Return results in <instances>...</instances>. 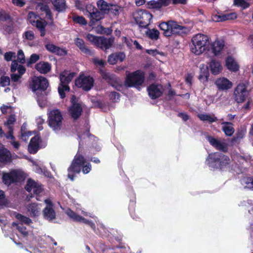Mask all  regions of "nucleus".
Masks as SVG:
<instances>
[{
	"label": "nucleus",
	"instance_id": "4468645a",
	"mask_svg": "<svg viewBox=\"0 0 253 253\" xmlns=\"http://www.w3.org/2000/svg\"><path fill=\"white\" fill-rule=\"evenodd\" d=\"M36 9L40 13L41 16L43 17L44 19L48 21L49 25L51 26L53 25V15L47 4L40 2L37 4Z\"/></svg>",
	"mask_w": 253,
	"mask_h": 253
},
{
	"label": "nucleus",
	"instance_id": "6e6552de",
	"mask_svg": "<svg viewBox=\"0 0 253 253\" xmlns=\"http://www.w3.org/2000/svg\"><path fill=\"white\" fill-rule=\"evenodd\" d=\"M144 80V72L140 70H137L132 73L128 72L125 82V85L129 87H139L143 84Z\"/></svg>",
	"mask_w": 253,
	"mask_h": 253
},
{
	"label": "nucleus",
	"instance_id": "20e7f679",
	"mask_svg": "<svg viewBox=\"0 0 253 253\" xmlns=\"http://www.w3.org/2000/svg\"><path fill=\"white\" fill-rule=\"evenodd\" d=\"M87 39L97 47L107 52L113 45L114 38H106L104 36H96L90 34H88Z\"/></svg>",
	"mask_w": 253,
	"mask_h": 253
},
{
	"label": "nucleus",
	"instance_id": "13d9d810",
	"mask_svg": "<svg viewBox=\"0 0 253 253\" xmlns=\"http://www.w3.org/2000/svg\"><path fill=\"white\" fill-rule=\"evenodd\" d=\"M98 28L100 30V32L101 34L106 35H111L113 31L111 28H105L102 26H98Z\"/></svg>",
	"mask_w": 253,
	"mask_h": 253
},
{
	"label": "nucleus",
	"instance_id": "052dcab7",
	"mask_svg": "<svg viewBox=\"0 0 253 253\" xmlns=\"http://www.w3.org/2000/svg\"><path fill=\"white\" fill-rule=\"evenodd\" d=\"M110 85L118 91H120L123 87V85L119 82V79L118 77L115 80V82L112 83Z\"/></svg>",
	"mask_w": 253,
	"mask_h": 253
},
{
	"label": "nucleus",
	"instance_id": "bf43d9fd",
	"mask_svg": "<svg viewBox=\"0 0 253 253\" xmlns=\"http://www.w3.org/2000/svg\"><path fill=\"white\" fill-rule=\"evenodd\" d=\"M110 85L118 91H120L123 87V85L119 82V79L118 77L115 80V82L112 83Z\"/></svg>",
	"mask_w": 253,
	"mask_h": 253
},
{
	"label": "nucleus",
	"instance_id": "ddd939ff",
	"mask_svg": "<svg viewBox=\"0 0 253 253\" xmlns=\"http://www.w3.org/2000/svg\"><path fill=\"white\" fill-rule=\"evenodd\" d=\"M48 86V80L46 78L42 77L33 78L30 84V87L34 92L37 90L45 91Z\"/></svg>",
	"mask_w": 253,
	"mask_h": 253
},
{
	"label": "nucleus",
	"instance_id": "f03ea898",
	"mask_svg": "<svg viewBox=\"0 0 253 253\" xmlns=\"http://www.w3.org/2000/svg\"><path fill=\"white\" fill-rule=\"evenodd\" d=\"M206 162L209 167L223 170L230 167V159L222 153L216 152L210 153Z\"/></svg>",
	"mask_w": 253,
	"mask_h": 253
},
{
	"label": "nucleus",
	"instance_id": "1a4fd4ad",
	"mask_svg": "<svg viewBox=\"0 0 253 253\" xmlns=\"http://www.w3.org/2000/svg\"><path fill=\"white\" fill-rule=\"evenodd\" d=\"M22 171L17 169H12L9 172H3L2 173V182L8 186L13 183L21 182L24 179Z\"/></svg>",
	"mask_w": 253,
	"mask_h": 253
},
{
	"label": "nucleus",
	"instance_id": "864d4df0",
	"mask_svg": "<svg viewBox=\"0 0 253 253\" xmlns=\"http://www.w3.org/2000/svg\"><path fill=\"white\" fill-rule=\"evenodd\" d=\"M16 122V119L14 115H10L7 119V121L4 123V125L7 126V128L9 126H13L12 125Z\"/></svg>",
	"mask_w": 253,
	"mask_h": 253
},
{
	"label": "nucleus",
	"instance_id": "0eeeda50",
	"mask_svg": "<svg viewBox=\"0 0 253 253\" xmlns=\"http://www.w3.org/2000/svg\"><path fill=\"white\" fill-rule=\"evenodd\" d=\"M132 15L136 24L142 29L147 28L152 22L153 15L145 9L137 10Z\"/></svg>",
	"mask_w": 253,
	"mask_h": 253
},
{
	"label": "nucleus",
	"instance_id": "7ed1b4c3",
	"mask_svg": "<svg viewBox=\"0 0 253 253\" xmlns=\"http://www.w3.org/2000/svg\"><path fill=\"white\" fill-rule=\"evenodd\" d=\"M191 42V51L195 55H199L206 50L210 49L209 38L206 35L198 34L193 37Z\"/></svg>",
	"mask_w": 253,
	"mask_h": 253
},
{
	"label": "nucleus",
	"instance_id": "ea45409f",
	"mask_svg": "<svg viewBox=\"0 0 253 253\" xmlns=\"http://www.w3.org/2000/svg\"><path fill=\"white\" fill-rule=\"evenodd\" d=\"M52 3L58 12H62L66 10L65 0H52Z\"/></svg>",
	"mask_w": 253,
	"mask_h": 253
},
{
	"label": "nucleus",
	"instance_id": "49530a36",
	"mask_svg": "<svg viewBox=\"0 0 253 253\" xmlns=\"http://www.w3.org/2000/svg\"><path fill=\"white\" fill-rule=\"evenodd\" d=\"M15 218L21 222L25 223L27 225H29L32 222V220L30 218L19 213H16L15 215Z\"/></svg>",
	"mask_w": 253,
	"mask_h": 253
},
{
	"label": "nucleus",
	"instance_id": "338daca9",
	"mask_svg": "<svg viewBox=\"0 0 253 253\" xmlns=\"http://www.w3.org/2000/svg\"><path fill=\"white\" fill-rule=\"evenodd\" d=\"M92 62L95 65H98L102 67H104L106 64V62L103 59H99L97 58H93Z\"/></svg>",
	"mask_w": 253,
	"mask_h": 253
},
{
	"label": "nucleus",
	"instance_id": "f8f14e48",
	"mask_svg": "<svg viewBox=\"0 0 253 253\" xmlns=\"http://www.w3.org/2000/svg\"><path fill=\"white\" fill-rule=\"evenodd\" d=\"M249 95V92L247 89V85L244 84H238L234 91L235 101L238 103L245 102Z\"/></svg>",
	"mask_w": 253,
	"mask_h": 253
},
{
	"label": "nucleus",
	"instance_id": "0e129e2a",
	"mask_svg": "<svg viewBox=\"0 0 253 253\" xmlns=\"http://www.w3.org/2000/svg\"><path fill=\"white\" fill-rule=\"evenodd\" d=\"M75 6L76 8L81 11H83L84 13H85V8H84V4H83L82 2L80 0H75Z\"/></svg>",
	"mask_w": 253,
	"mask_h": 253
},
{
	"label": "nucleus",
	"instance_id": "f704fd0d",
	"mask_svg": "<svg viewBox=\"0 0 253 253\" xmlns=\"http://www.w3.org/2000/svg\"><path fill=\"white\" fill-rule=\"evenodd\" d=\"M226 67L231 72H237L239 69V65L232 57L229 56L226 59Z\"/></svg>",
	"mask_w": 253,
	"mask_h": 253
},
{
	"label": "nucleus",
	"instance_id": "e2e57ef3",
	"mask_svg": "<svg viewBox=\"0 0 253 253\" xmlns=\"http://www.w3.org/2000/svg\"><path fill=\"white\" fill-rule=\"evenodd\" d=\"M38 17V16L33 11H30L29 13H28V20H29L30 22L33 25H34V22H33V20H35V19L37 18V17Z\"/></svg>",
	"mask_w": 253,
	"mask_h": 253
},
{
	"label": "nucleus",
	"instance_id": "bb28decb",
	"mask_svg": "<svg viewBox=\"0 0 253 253\" xmlns=\"http://www.w3.org/2000/svg\"><path fill=\"white\" fill-rule=\"evenodd\" d=\"M171 23L170 27V36L172 35H181L185 34V32L184 31L186 28L184 26L179 25L176 22L171 21Z\"/></svg>",
	"mask_w": 253,
	"mask_h": 253
},
{
	"label": "nucleus",
	"instance_id": "a211bd4d",
	"mask_svg": "<svg viewBox=\"0 0 253 253\" xmlns=\"http://www.w3.org/2000/svg\"><path fill=\"white\" fill-rule=\"evenodd\" d=\"M147 91L151 99H157L163 93L162 85L157 84H152L148 86Z\"/></svg>",
	"mask_w": 253,
	"mask_h": 253
},
{
	"label": "nucleus",
	"instance_id": "79ce46f5",
	"mask_svg": "<svg viewBox=\"0 0 253 253\" xmlns=\"http://www.w3.org/2000/svg\"><path fill=\"white\" fill-rule=\"evenodd\" d=\"M146 34L151 40H157L159 38V31L156 29L148 30Z\"/></svg>",
	"mask_w": 253,
	"mask_h": 253
},
{
	"label": "nucleus",
	"instance_id": "412c9836",
	"mask_svg": "<svg viewBox=\"0 0 253 253\" xmlns=\"http://www.w3.org/2000/svg\"><path fill=\"white\" fill-rule=\"evenodd\" d=\"M41 140V136L39 135H36L31 139L28 148V152L30 154L37 153L40 148V142Z\"/></svg>",
	"mask_w": 253,
	"mask_h": 253
},
{
	"label": "nucleus",
	"instance_id": "a878e982",
	"mask_svg": "<svg viewBox=\"0 0 253 253\" xmlns=\"http://www.w3.org/2000/svg\"><path fill=\"white\" fill-rule=\"evenodd\" d=\"M126 58L124 52H119L111 54L108 58V62L110 65H115L118 61L123 62Z\"/></svg>",
	"mask_w": 253,
	"mask_h": 253
},
{
	"label": "nucleus",
	"instance_id": "4c0bfd02",
	"mask_svg": "<svg viewBox=\"0 0 253 253\" xmlns=\"http://www.w3.org/2000/svg\"><path fill=\"white\" fill-rule=\"evenodd\" d=\"M75 44L84 53L90 54L91 50L84 44V41L80 38H77L75 41Z\"/></svg>",
	"mask_w": 253,
	"mask_h": 253
},
{
	"label": "nucleus",
	"instance_id": "6e6d98bb",
	"mask_svg": "<svg viewBox=\"0 0 253 253\" xmlns=\"http://www.w3.org/2000/svg\"><path fill=\"white\" fill-rule=\"evenodd\" d=\"M16 57L15 52L13 51H8L4 53V59L5 61L9 62L10 61H13L12 58H15Z\"/></svg>",
	"mask_w": 253,
	"mask_h": 253
},
{
	"label": "nucleus",
	"instance_id": "de8ad7c7",
	"mask_svg": "<svg viewBox=\"0 0 253 253\" xmlns=\"http://www.w3.org/2000/svg\"><path fill=\"white\" fill-rule=\"evenodd\" d=\"M38 185V184L35 180L29 178L27 180L25 188L27 192H30L32 189H34Z\"/></svg>",
	"mask_w": 253,
	"mask_h": 253
},
{
	"label": "nucleus",
	"instance_id": "5701e85b",
	"mask_svg": "<svg viewBox=\"0 0 253 253\" xmlns=\"http://www.w3.org/2000/svg\"><path fill=\"white\" fill-rule=\"evenodd\" d=\"M208 64V67L212 75H217L221 72L222 66L219 61L215 59H212Z\"/></svg>",
	"mask_w": 253,
	"mask_h": 253
},
{
	"label": "nucleus",
	"instance_id": "58836bf2",
	"mask_svg": "<svg viewBox=\"0 0 253 253\" xmlns=\"http://www.w3.org/2000/svg\"><path fill=\"white\" fill-rule=\"evenodd\" d=\"M222 125H226L222 126V129L225 134L228 136H231L233 135L235 131V129L233 127V124L231 122H223Z\"/></svg>",
	"mask_w": 253,
	"mask_h": 253
},
{
	"label": "nucleus",
	"instance_id": "4d7b16f0",
	"mask_svg": "<svg viewBox=\"0 0 253 253\" xmlns=\"http://www.w3.org/2000/svg\"><path fill=\"white\" fill-rule=\"evenodd\" d=\"M109 97L113 102H116L120 100V94L116 91H111L109 94Z\"/></svg>",
	"mask_w": 253,
	"mask_h": 253
},
{
	"label": "nucleus",
	"instance_id": "2eb2a0df",
	"mask_svg": "<svg viewBox=\"0 0 253 253\" xmlns=\"http://www.w3.org/2000/svg\"><path fill=\"white\" fill-rule=\"evenodd\" d=\"M16 70L18 71V74L13 73L10 75L11 79L14 82H18L21 78L22 75L25 73L26 69L23 65L17 64L16 61H12L10 66V71L14 73Z\"/></svg>",
	"mask_w": 253,
	"mask_h": 253
},
{
	"label": "nucleus",
	"instance_id": "8fccbe9b",
	"mask_svg": "<svg viewBox=\"0 0 253 253\" xmlns=\"http://www.w3.org/2000/svg\"><path fill=\"white\" fill-rule=\"evenodd\" d=\"M17 57V60H14L13 61H16L17 64H18V62H19L21 63V65H22L25 63V56L24 52L22 49L18 50Z\"/></svg>",
	"mask_w": 253,
	"mask_h": 253
},
{
	"label": "nucleus",
	"instance_id": "9d476101",
	"mask_svg": "<svg viewBox=\"0 0 253 253\" xmlns=\"http://www.w3.org/2000/svg\"><path fill=\"white\" fill-rule=\"evenodd\" d=\"M84 14L87 15L89 19V25L90 26L95 25L97 22L104 18L102 13L97 8L91 4L86 5Z\"/></svg>",
	"mask_w": 253,
	"mask_h": 253
},
{
	"label": "nucleus",
	"instance_id": "2f4dec72",
	"mask_svg": "<svg viewBox=\"0 0 253 253\" xmlns=\"http://www.w3.org/2000/svg\"><path fill=\"white\" fill-rule=\"evenodd\" d=\"M111 5V3H108L104 0H98L97 2V8L104 16L105 14H109V9Z\"/></svg>",
	"mask_w": 253,
	"mask_h": 253
},
{
	"label": "nucleus",
	"instance_id": "69168bd1",
	"mask_svg": "<svg viewBox=\"0 0 253 253\" xmlns=\"http://www.w3.org/2000/svg\"><path fill=\"white\" fill-rule=\"evenodd\" d=\"M17 229L20 232L24 237H27L28 235V232L26 230V227L21 225H17Z\"/></svg>",
	"mask_w": 253,
	"mask_h": 253
},
{
	"label": "nucleus",
	"instance_id": "c03bdc74",
	"mask_svg": "<svg viewBox=\"0 0 253 253\" xmlns=\"http://www.w3.org/2000/svg\"><path fill=\"white\" fill-rule=\"evenodd\" d=\"M233 1L235 6L241 7L242 9H246L250 6V3L245 0H233Z\"/></svg>",
	"mask_w": 253,
	"mask_h": 253
},
{
	"label": "nucleus",
	"instance_id": "a18cd8bd",
	"mask_svg": "<svg viewBox=\"0 0 253 253\" xmlns=\"http://www.w3.org/2000/svg\"><path fill=\"white\" fill-rule=\"evenodd\" d=\"M120 6L117 4L111 3L110 7L109 8V14H111L114 16H119L120 14Z\"/></svg>",
	"mask_w": 253,
	"mask_h": 253
},
{
	"label": "nucleus",
	"instance_id": "72a5a7b5",
	"mask_svg": "<svg viewBox=\"0 0 253 253\" xmlns=\"http://www.w3.org/2000/svg\"><path fill=\"white\" fill-rule=\"evenodd\" d=\"M224 43L220 41H215L212 42L210 48L212 52L215 56L219 55L224 47Z\"/></svg>",
	"mask_w": 253,
	"mask_h": 253
},
{
	"label": "nucleus",
	"instance_id": "680f3d73",
	"mask_svg": "<svg viewBox=\"0 0 253 253\" xmlns=\"http://www.w3.org/2000/svg\"><path fill=\"white\" fill-rule=\"evenodd\" d=\"M40 59V56L37 54H32L30 57L28 62L29 64H34L38 61Z\"/></svg>",
	"mask_w": 253,
	"mask_h": 253
},
{
	"label": "nucleus",
	"instance_id": "c756f323",
	"mask_svg": "<svg viewBox=\"0 0 253 253\" xmlns=\"http://www.w3.org/2000/svg\"><path fill=\"white\" fill-rule=\"evenodd\" d=\"M43 217L48 220L52 221L56 218V212L54 208L45 207L42 211Z\"/></svg>",
	"mask_w": 253,
	"mask_h": 253
},
{
	"label": "nucleus",
	"instance_id": "cd10ccee",
	"mask_svg": "<svg viewBox=\"0 0 253 253\" xmlns=\"http://www.w3.org/2000/svg\"><path fill=\"white\" fill-rule=\"evenodd\" d=\"M99 73L102 79L110 85L118 78L116 75L102 69L99 70Z\"/></svg>",
	"mask_w": 253,
	"mask_h": 253
},
{
	"label": "nucleus",
	"instance_id": "f257e3e1",
	"mask_svg": "<svg viewBox=\"0 0 253 253\" xmlns=\"http://www.w3.org/2000/svg\"><path fill=\"white\" fill-rule=\"evenodd\" d=\"M80 139L79 149L77 153L75 156L70 167L68 168V177L74 181L76 174L80 173L82 168V172L84 174L88 173L91 170V165L90 163H86L84 157L81 153L82 147L81 146V135H78Z\"/></svg>",
	"mask_w": 253,
	"mask_h": 253
},
{
	"label": "nucleus",
	"instance_id": "6ab92c4d",
	"mask_svg": "<svg viewBox=\"0 0 253 253\" xmlns=\"http://www.w3.org/2000/svg\"><path fill=\"white\" fill-rule=\"evenodd\" d=\"M207 139L210 144L216 150L223 152H227L228 145L225 142L221 141L210 135H208Z\"/></svg>",
	"mask_w": 253,
	"mask_h": 253
},
{
	"label": "nucleus",
	"instance_id": "423d86ee",
	"mask_svg": "<svg viewBox=\"0 0 253 253\" xmlns=\"http://www.w3.org/2000/svg\"><path fill=\"white\" fill-rule=\"evenodd\" d=\"M63 117L59 109H53L48 114V126L55 132H59L63 127Z\"/></svg>",
	"mask_w": 253,
	"mask_h": 253
},
{
	"label": "nucleus",
	"instance_id": "a19ab883",
	"mask_svg": "<svg viewBox=\"0 0 253 253\" xmlns=\"http://www.w3.org/2000/svg\"><path fill=\"white\" fill-rule=\"evenodd\" d=\"M198 117L201 120L204 122L207 121L210 123H212L213 122H215L217 121V119L215 116H211L209 114H198Z\"/></svg>",
	"mask_w": 253,
	"mask_h": 253
},
{
	"label": "nucleus",
	"instance_id": "e433bc0d",
	"mask_svg": "<svg viewBox=\"0 0 253 253\" xmlns=\"http://www.w3.org/2000/svg\"><path fill=\"white\" fill-rule=\"evenodd\" d=\"M170 21H169L168 22H163L161 23L159 27L160 29L164 31L163 34L166 37H170V27L171 23H170Z\"/></svg>",
	"mask_w": 253,
	"mask_h": 253
},
{
	"label": "nucleus",
	"instance_id": "37998d69",
	"mask_svg": "<svg viewBox=\"0 0 253 253\" xmlns=\"http://www.w3.org/2000/svg\"><path fill=\"white\" fill-rule=\"evenodd\" d=\"M72 20L74 22L81 25L85 26L87 24L86 20L83 16L74 15L72 17Z\"/></svg>",
	"mask_w": 253,
	"mask_h": 253
},
{
	"label": "nucleus",
	"instance_id": "39448f33",
	"mask_svg": "<svg viewBox=\"0 0 253 253\" xmlns=\"http://www.w3.org/2000/svg\"><path fill=\"white\" fill-rule=\"evenodd\" d=\"M75 75V73L67 70H64L60 74V83L58 87V91L62 99L64 98L66 96L65 92L70 91V88L69 84L72 81Z\"/></svg>",
	"mask_w": 253,
	"mask_h": 253
},
{
	"label": "nucleus",
	"instance_id": "f3484780",
	"mask_svg": "<svg viewBox=\"0 0 253 253\" xmlns=\"http://www.w3.org/2000/svg\"><path fill=\"white\" fill-rule=\"evenodd\" d=\"M66 213L74 221L84 223L88 224L93 230H95V225L94 223L85 219L82 216L78 214L70 209H68L66 211Z\"/></svg>",
	"mask_w": 253,
	"mask_h": 253
},
{
	"label": "nucleus",
	"instance_id": "4be33fe9",
	"mask_svg": "<svg viewBox=\"0 0 253 253\" xmlns=\"http://www.w3.org/2000/svg\"><path fill=\"white\" fill-rule=\"evenodd\" d=\"M45 47L49 52L58 56H65L67 54V50L65 48H61L52 43L45 44Z\"/></svg>",
	"mask_w": 253,
	"mask_h": 253
},
{
	"label": "nucleus",
	"instance_id": "c9c22d12",
	"mask_svg": "<svg viewBox=\"0 0 253 253\" xmlns=\"http://www.w3.org/2000/svg\"><path fill=\"white\" fill-rule=\"evenodd\" d=\"M237 18V14L234 13H230L227 14H221L219 15L214 16L215 21L217 22L224 21L229 20H233Z\"/></svg>",
	"mask_w": 253,
	"mask_h": 253
},
{
	"label": "nucleus",
	"instance_id": "5fc2aeb1",
	"mask_svg": "<svg viewBox=\"0 0 253 253\" xmlns=\"http://www.w3.org/2000/svg\"><path fill=\"white\" fill-rule=\"evenodd\" d=\"M244 136V132L243 130L238 131L236 132L235 135L232 138L231 142H236L238 140L242 139Z\"/></svg>",
	"mask_w": 253,
	"mask_h": 253
},
{
	"label": "nucleus",
	"instance_id": "3c124183",
	"mask_svg": "<svg viewBox=\"0 0 253 253\" xmlns=\"http://www.w3.org/2000/svg\"><path fill=\"white\" fill-rule=\"evenodd\" d=\"M135 201L133 200L130 201L128 206V210L131 217L133 218H137L138 217L136 215L135 212Z\"/></svg>",
	"mask_w": 253,
	"mask_h": 253
},
{
	"label": "nucleus",
	"instance_id": "393cba45",
	"mask_svg": "<svg viewBox=\"0 0 253 253\" xmlns=\"http://www.w3.org/2000/svg\"><path fill=\"white\" fill-rule=\"evenodd\" d=\"M12 155L10 151L4 147L0 148V162L4 164L12 162Z\"/></svg>",
	"mask_w": 253,
	"mask_h": 253
},
{
	"label": "nucleus",
	"instance_id": "473e14b6",
	"mask_svg": "<svg viewBox=\"0 0 253 253\" xmlns=\"http://www.w3.org/2000/svg\"><path fill=\"white\" fill-rule=\"evenodd\" d=\"M34 24L36 28L40 31L41 37H44L45 35V27L48 25V21H46L45 19L42 20H33Z\"/></svg>",
	"mask_w": 253,
	"mask_h": 253
},
{
	"label": "nucleus",
	"instance_id": "dca6fc26",
	"mask_svg": "<svg viewBox=\"0 0 253 253\" xmlns=\"http://www.w3.org/2000/svg\"><path fill=\"white\" fill-rule=\"evenodd\" d=\"M72 105L69 109V112L71 117L74 120H78L83 113V108L81 105L76 101V97L73 95L71 100Z\"/></svg>",
	"mask_w": 253,
	"mask_h": 253
},
{
	"label": "nucleus",
	"instance_id": "774afa93",
	"mask_svg": "<svg viewBox=\"0 0 253 253\" xmlns=\"http://www.w3.org/2000/svg\"><path fill=\"white\" fill-rule=\"evenodd\" d=\"M245 183L246 184V187L253 190V178L248 177L246 178Z\"/></svg>",
	"mask_w": 253,
	"mask_h": 253
},
{
	"label": "nucleus",
	"instance_id": "9b49d317",
	"mask_svg": "<svg viewBox=\"0 0 253 253\" xmlns=\"http://www.w3.org/2000/svg\"><path fill=\"white\" fill-rule=\"evenodd\" d=\"M94 83L93 78L90 76L81 75L75 80V85L86 91L92 88Z\"/></svg>",
	"mask_w": 253,
	"mask_h": 253
},
{
	"label": "nucleus",
	"instance_id": "aec40b11",
	"mask_svg": "<svg viewBox=\"0 0 253 253\" xmlns=\"http://www.w3.org/2000/svg\"><path fill=\"white\" fill-rule=\"evenodd\" d=\"M214 84L219 90L222 91L227 90L231 88L233 85V83L225 77L217 78L215 80Z\"/></svg>",
	"mask_w": 253,
	"mask_h": 253
},
{
	"label": "nucleus",
	"instance_id": "c85d7f7f",
	"mask_svg": "<svg viewBox=\"0 0 253 253\" xmlns=\"http://www.w3.org/2000/svg\"><path fill=\"white\" fill-rule=\"evenodd\" d=\"M35 69L40 73L45 74L51 70V65L47 62L41 61L35 65Z\"/></svg>",
	"mask_w": 253,
	"mask_h": 253
},
{
	"label": "nucleus",
	"instance_id": "7c9ffc66",
	"mask_svg": "<svg viewBox=\"0 0 253 253\" xmlns=\"http://www.w3.org/2000/svg\"><path fill=\"white\" fill-rule=\"evenodd\" d=\"M41 206V204H38L35 203H31L28 205L27 210L30 212L31 217H34L39 215L41 211V209L40 207Z\"/></svg>",
	"mask_w": 253,
	"mask_h": 253
},
{
	"label": "nucleus",
	"instance_id": "09e8293b",
	"mask_svg": "<svg viewBox=\"0 0 253 253\" xmlns=\"http://www.w3.org/2000/svg\"><path fill=\"white\" fill-rule=\"evenodd\" d=\"M8 201L5 198V195L3 191L0 190V209L6 207L8 204Z\"/></svg>",
	"mask_w": 253,
	"mask_h": 253
},
{
	"label": "nucleus",
	"instance_id": "b1692460",
	"mask_svg": "<svg viewBox=\"0 0 253 253\" xmlns=\"http://www.w3.org/2000/svg\"><path fill=\"white\" fill-rule=\"evenodd\" d=\"M210 77L209 68L208 66L202 64L200 67L199 80L203 84L207 83Z\"/></svg>",
	"mask_w": 253,
	"mask_h": 253
},
{
	"label": "nucleus",
	"instance_id": "603ef678",
	"mask_svg": "<svg viewBox=\"0 0 253 253\" xmlns=\"http://www.w3.org/2000/svg\"><path fill=\"white\" fill-rule=\"evenodd\" d=\"M10 80L9 77L2 76L0 78V86L5 87L10 85Z\"/></svg>",
	"mask_w": 253,
	"mask_h": 253
}]
</instances>
